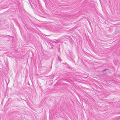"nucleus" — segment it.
I'll return each instance as SVG.
<instances>
[{
  "label": "nucleus",
  "mask_w": 120,
  "mask_h": 120,
  "mask_svg": "<svg viewBox=\"0 0 120 120\" xmlns=\"http://www.w3.org/2000/svg\"><path fill=\"white\" fill-rule=\"evenodd\" d=\"M67 54L69 57H71V54L69 51H68V53Z\"/></svg>",
  "instance_id": "f257e3e1"
},
{
  "label": "nucleus",
  "mask_w": 120,
  "mask_h": 120,
  "mask_svg": "<svg viewBox=\"0 0 120 120\" xmlns=\"http://www.w3.org/2000/svg\"><path fill=\"white\" fill-rule=\"evenodd\" d=\"M57 57L59 60L60 61H62V60L60 58V57L58 55H57Z\"/></svg>",
  "instance_id": "f03ea898"
},
{
  "label": "nucleus",
  "mask_w": 120,
  "mask_h": 120,
  "mask_svg": "<svg viewBox=\"0 0 120 120\" xmlns=\"http://www.w3.org/2000/svg\"><path fill=\"white\" fill-rule=\"evenodd\" d=\"M105 71V69H104V71Z\"/></svg>",
  "instance_id": "7ed1b4c3"
},
{
  "label": "nucleus",
  "mask_w": 120,
  "mask_h": 120,
  "mask_svg": "<svg viewBox=\"0 0 120 120\" xmlns=\"http://www.w3.org/2000/svg\"><path fill=\"white\" fill-rule=\"evenodd\" d=\"M107 70V69H105V71H106V70Z\"/></svg>",
  "instance_id": "20e7f679"
}]
</instances>
